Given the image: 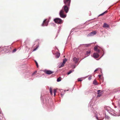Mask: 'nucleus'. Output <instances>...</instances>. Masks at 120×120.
<instances>
[{
    "instance_id": "obj_20",
    "label": "nucleus",
    "mask_w": 120,
    "mask_h": 120,
    "mask_svg": "<svg viewBox=\"0 0 120 120\" xmlns=\"http://www.w3.org/2000/svg\"><path fill=\"white\" fill-rule=\"evenodd\" d=\"M61 80V79L60 78H58L57 79V82H59Z\"/></svg>"
},
{
    "instance_id": "obj_31",
    "label": "nucleus",
    "mask_w": 120,
    "mask_h": 120,
    "mask_svg": "<svg viewBox=\"0 0 120 120\" xmlns=\"http://www.w3.org/2000/svg\"><path fill=\"white\" fill-rule=\"evenodd\" d=\"M37 49V48H36L35 49H34L33 50V51H35L36 50V49Z\"/></svg>"
},
{
    "instance_id": "obj_27",
    "label": "nucleus",
    "mask_w": 120,
    "mask_h": 120,
    "mask_svg": "<svg viewBox=\"0 0 120 120\" xmlns=\"http://www.w3.org/2000/svg\"><path fill=\"white\" fill-rule=\"evenodd\" d=\"M82 81V80L80 79H79L78 80V81L81 82V81Z\"/></svg>"
},
{
    "instance_id": "obj_21",
    "label": "nucleus",
    "mask_w": 120,
    "mask_h": 120,
    "mask_svg": "<svg viewBox=\"0 0 120 120\" xmlns=\"http://www.w3.org/2000/svg\"><path fill=\"white\" fill-rule=\"evenodd\" d=\"M69 71L68 73V75L70 74H71V73H72V71Z\"/></svg>"
},
{
    "instance_id": "obj_5",
    "label": "nucleus",
    "mask_w": 120,
    "mask_h": 120,
    "mask_svg": "<svg viewBox=\"0 0 120 120\" xmlns=\"http://www.w3.org/2000/svg\"><path fill=\"white\" fill-rule=\"evenodd\" d=\"M48 22L47 21V19H45L43 21V23L42 24V26H47L48 24Z\"/></svg>"
},
{
    "instance_id": "obj_14",
    "label": "nucleus",
    "mask_w": 120,
    "mask_h": 120,
    "mask_svg": "<svg viewBox=\"0 0 120 120\" xmlns=\"http://www.w3.org/2000/svg\"><path fill=\"white\" fill-rule=\"evenodd\" d=\"M67 60L66 58L64 59L63 60V63L65 64Z\"/></svg>"
},
{
    "instance_id": "obj_17",
    "label": "nucleus",
    "mask_w": 120,
    "mask_h": 120,
    "mask_svg": "<svg viewBox=\"0 0 120 120\" xmlns=\"http://www.w3.org/2000/svg\"><path fill=\"white\" fill-rule=\"evenodd\" d=\"M57 91V90L56 89H54L53 91V92L54 93V96H55L56 95V93Z\"/></svg>"
},
{
    "instance_id": "obj_16",
    "label": "nucleus",
    "mask_w": 120,
    "mask_h": 120,
    "mask_svg": "<svg viewBox=\"0 0 120 120\" xmlns=\"http://www.w3.org/2000/svg\"><path fill=\"white\" fill-rule=\"evenodd\" d=\"M50 90V93L51 95H52V89L51 88H50L49 89Z\"/></svg>"
},
{
    "instance_id": "obj_19",
    "label": "nucleus",
    "mask_w": 120,
    "mask_h": 120,
    "mask_svg": "<svg viewBox=\"0 0 120 120\" xmlns=\"http://www.w3.org/2000/svg\"><path fill=\"white\" fill-rule=\"evenodd\" d=\"M35 61V63H36V65L37 66V68H38V65L37 62L36 61Z\"/></svg>"
},
{
    "instance_id": "obj_30",
    "label": "nucleus",
    "mask_w": 120,
    "mask_h": 120,
    "mask_svg": "<svg viewBox=\"0 0 120 120\" xmlns=\"http://www.w3.org/2000/svg\"><path fill=\"white\" fill-rule=\"evenodd\" d=\"M61 96V97H63V94L61 93L60 94Z\"/></svg>"
},
{
    "instance_id": "obj_25",
    "label": "nucleus",
    "mask_w": 120,
    "mask_h": 120,
    "mask_svg": "<svg viewBox=\"0 0 120 120\" xmlns=\"http://www.w3.org/2000/svg\"><path fill=\"white\" fill-rule=\"evenodd\" d=\"M16 49H14L13 51V52H15L16 51Z\"/></svg>"
},
{
    "instance_id": "obj_11",
    "label": "nucleus",
    "mask_w": 120,
    "mask_h": 120,
    "mask_svg": "<svg viewBox=\"0 0 120 120\" xmlns=\"http://www.w3.org/2000/svg\"><path fill=\"white\" fill-rule=\"evenodd\" d=\"M109 26L107 23H105L104 24L103 26V27H107L109 28Z\"/></svg>"
},
{
    "instance_id": "obj_9",
    "label": "nucleus",
    "mask_w": 120,
    "mask_h": 120,
    "mask_svg": "<svg viewBox=\"0 0 120 120\" xmlns=\"http://www.w3.org/2000/svg\"><path fill=\"white\" fill-rule=\"evenodd\" d=\"M100 90H98L97 92L98 95H97V97H99L101 96L102 94L101 92H101L100 93Z\"/></svg>"
},
{
    "instance_id": "obj_32",
    "label": "nucleus",
    "mask_w": 120,
    "mask_h": 120,
    "mask_svg": "<svg viewBox=\"0 0 120 120\" xmlns=\"http://www.w3.org/2000/svg\"><path fill=\"white\" fill-rule=\"evenodd\" d=\"M98 69H96V70H95V71H94V72H95V71H97L98 70Z\"/></svg>"
},
{
    "instance_id": "obj_6",
    "label": "nucleus",
    "mask_w": 120,
    "mask_h": 120,
    "mask_svg": "<svg viewBox=\"0 0 120 120\" xmlns=\"http://www.w3.org/2000/svg\"><path fill=\"white\" fill-rule=\"evenodd\" d=\"M96 34V31H94L91 32L89 34H88L87 35V36L88 37H90L91 36H93L94 35H95Z\"/></svg>"
},
{
    "instance_id": "obj_3",
    "label": "nucleus",
    "mask_w": 120,
    "mask_h": 120,
    "mask_svg": "<svg viewBox=\"0 0 120 120\" xmlns=\"http://www.w3.org/2000/svg\"><path fill=\"white\" fill-rule=\"evenodd\" d=\"M64 12V11L63 10H60V15L61 17L64 18L66 17V15H65Z\"/></svg>"
},
{
    "instance_id": "obj_2",
    "label": "nucleus",
    "mask_w": 120,
    "mask_h": 120,
    "mask_svg": "<svg viewBox=\"0 0 120 120\" xmlns=\"http://www.w3.org/2000/svg\"><path fill=\"white\" fill-rule=\"evenodd\" d=\"M70 6H68V5H64L62 9L64 11V12L65 11L66 13H67L68 12L69 10V8Z\"/></svg>"
},
{
    "instance_id": "obj_7",
    "label": "nucleus",
    "mask_w": 120,
    "mask_h": 120,
    "mask_svg": "<svg viewBox=\"0 0 120 120\" xmlns=\"http://www.w3.org/2000/svg\"><path fill=\"white\" fill-rule=\"evenodd\" d=\"M54 72L50 70H47L45 71V73L48 75H50L53 73Z\"/></svg>"
},
{
    "instance_id": "obj_4",
    "label": "nucleus",
    "mask_w": 120,
    "mask_h": 120,
    "mask_svg": "<svg viewBox=\"0 0 120 120\" xmlns=\"http://www.w3.org/2000/svg\"><path fill=\"white\" fill-rule=\"evenodd\" d=\"M71 0H64V2L65 5L70 6Z\"/></svg>"
},
{
    "instance_id": "obj_10",
    "label": "nucleus",
    "mask_w": 120,
    "mask_h": 120,
    "mask_svg": "<svg viewBox=\"0 0 120 120\" xmlns=\"http://www.w3.org/2000/svg\"><path fill=\"white\" fill-rule=\"evenodd\" d=\"M73 61L76 64L77 63L78 60L76 57H75L73 58Z\"/></svg>"
},
{
    "instance_id": "obj_1",
    "label": "nucleus",
    "mask_w": 120,
    "mask_h": 120,
    "mask_svg": "<svg viewBox=\"0 0 120 120\" xmlns=\"http://www.w3.org/2000/svg\"><path fill=\"white\" fill-rule=\"evenodd\" d=\"M54 21L57 24H61L63 23V21L59 18H56L54 19Z\"/></svg>"
},
{
    "instance_id": "obj_33",
    "label": "nucleus",
    "mask_w": 120,
    "mask_h": 120,
    "mask_svg": "<svg viewBox=\"0 0 120 120\" xmlns=\"http://www.w3.org/2000/svg\"><path fill=\"white\" fill-rule=\"evenodd\" d=\"M96 118H97V119L98 120H99L98 119V117H97V116L96 117Z\"/></svg>"
},
{
    "instance_id": "obj_26",
    "label": "nucleus",
    "mask_w": 120,
    "mask_h": 120,
    "mask_svg": "<svg viewBox=\"0 0 120 120\" xmlns=\"http://www.w3.org/2000/svg\"><path fill=\"white\" fill-rule=\"evenodd\" d=\"M100 50L99 49H98L96 51L98 52H100Z\"/></svg>"
},
{
    "instance_id": "obj_23",
    "label": "nucleus",
    "mask_w": 120,
    "mask_h": 120,
    "mask_svg": "<svg viewBox=\"0 0 120 120\" xmlns=\"http://www.w3.org/2000/svg\"><path fill=\"white\" fill-rule=\"evenodd\" d=\"M98 49V48H97V47H94V50L95 51H96Z\"/></svg>"
},
{
    "instance_id": "obj_29",
    "label": "nucleus",
    "mask_w": 120,
    "mask_h": 120,
    "mask_svg": "<svg viewBox=\"0 0 120 120\" xmlns=\"http://www.w3.org/2000/svg\"><path fill=\"white\" fill-rule=\"evenodd\" d=\"M37 73V71H35L34 73H33V74L32 75H34V74L36 73Z\"/></svg>"
},
{
    "instance_id": "obj_24",
    "label": "nucleus",
    "mask_w": 120,
    "mask_h": 120,
    "mask_svg": "<svg viewBox=\"0 0 120 120\" xmlns=\"http://www.w3.org/2000/svg\"><path fill=\"white\" fill-rule=\"evenodd\" d=\"M98 76L99 77V78H100V79H101V75H98Z\"/></svg>"
},
{
    "instance_id": "obj_22",
    "label": "nucleus",
    "mask_w": 120,
    "mask_h": 120,
    "mask_svg": "<svg viewBox=\"0 0 120 120\" xmlns=\"http://www.w3.org/2000/svg\"><path fill=\"white\" fill-rule=\"evenodd\" d=\"M64 64H63V63H62L61 64V65L60 66V67H63L64 66Z\"/></svg>"
},
{
    "instance_id": "obj_34",
    "label": "nucleus",
    "mask_w": 120,
    "mask_h": 120,
    "mask_svg": "<svg viewBox=\"0 0 120 120\" xmlns=\"http://www.w3.org/2000/svg\"><path fill=\"white\" fill-rule=\"evenodd\" d=\"M1 112L0 111V114H1Z\"/></svg>"
},
{
    "instance_id": "obj_13",
    "label": "nucleus",
    "mask_w": 120,
    "mask_h": 120,
    "mask_svg": "<svg viewBox=\"0 0 120 120\" xmlns=\"http://www.w3.org/2000/svg\"><path fill=\"white\" fill-rule=\"evenodd\" d=\"M93 84L95 85H96L98 84L97 81L96 80H94L93 82Z\"/></svg>"
},
{
    "instance_id": "obj_8",
    "label": "nucleus",
    "mask_w": 120,
    "mask_h": 120,
    "mask_svg": "<svg viewBox=\"0 0 120 120\" xmlns=\"http://www.w3.org/2000/svg\"><path fill=\"white\" fill-rule=\"evenodd\" d=\"M99 56V54L97 53H95L93 54V56L94 58H98Z\"/></svg>"
},
{
    "instance_id": "obj_15",
    "label": "nucleus",
    "mask_w": 120,
    "mask_h": 120,
    "mask_svg": "<svg viewBox=\"0 0 120 120\" xmlns=\"http://www.w3.org/2000/svg\"><path fill=\"white\" fill-rule=\"evenodd\" d=\"M90 51H87L86 52V55H87L88 56L90 54Z\"/></svg>"
},
{
    "instance_id": "obj_18",
    "label": "nucleus",
    "mask_w": 120,
    "mask_h": 120,
    "mask_svg": "<svg viewBox=\"0 0 120 120\" xmlns=\"http://www.w3.org/2000/svg\"><path fill=\"white\" fill-rule=\"evenodd\" d=\"M107 11H105V12H104V13H103L100 15L99 16H101V15H103L104 14H105L107 13Z\"/></svg>"
},
{
    "instance_id": "obj_28",
    "label": "nucleus",
    "mask_w": 120,
    "mask_h": 120,
    "mask_svg": "<svg viewBox=\"0 0 120 120\" xmlns=\"http://www.w3.org/2000/svg\"><path fill=\"white\" fill-rule=\"evenodd\" d=\"M91 79V76H90L89 77V78H88V79L89 80H90Z\"/></svg>"
},
{
    "instance_id": "obj_12",
    "label": "nucleus",
    "mask_w": 120,
    "mask_h": 120,
    "mask_svg": "<svg viewBox=\"0 0 120 120\" xmlns=\"http://www.w3.org/2000/svg\"><path fill=\"white\" fill-rule=\"evenodd\" d=\"M57 58H58L60 55V53L58 52H57L55 54Z\"/></svg>"
}]
</instances>
